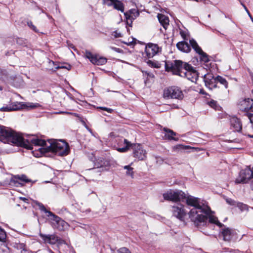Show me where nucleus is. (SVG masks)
<instances>
[{"mask_svg":"<svg viewBox=\"0 0 253 253\" xmlns=\"http://www.w3.org/2000/svg\"><path fill=\"white\" fill-rule=\"evenodd\" d=\"M185 200L186 205L190 207L188 215L191 222L197 224L206 219L205 216L210 211L209 206L201 202L198 198L191 195L186 196Z\"/></svg>","mask_w":253,"mask_h":253,"instance_id":"f257e3e1","label":"nucleus"},{"mask_svg":"<svg viewBox=\"0 0 253 253\" xmlns=\"http://www.w3.org/2000/svg\"><path fill=\"white\" fill-rule=\"evenodd\" d=\"M6 143L13 144L28 150H32L33 146H42L45 144V141L38 138L35 135H29L27 138H24L19 133L12 131Z\"/></svg>","mask_w":253,"mask_h":253,"instance_id":"f03ea898","label":"nucleus"},{"mask_svg":"<svg viewBox=\"0 0 253 253\" xmlns=\"http://www.w3.org/2000/svg\"><path fill=\"white\" fill-rule=\"evenodd\" d=\"M49 145L45 144L39 149L42 154H45L47 152H52L58 156H65L68 154L69 146L64 141L56 140L54 139L48 140Z\"/></svg>","mask_w":253,"mask_h":253,"instance_id":"7ed1b4c3","label":"nucleus"},{"mask_svg":"<svg viewBox=\"0 0 253 253\" xmlns=\"http://www.w3.org/2000/svg\"><path fill=\"white\" fill-rule=\"evenodd\" d=\"M191 68V65L179 60H175L173 62H168L165 63V69L167 72H171L173 75L181 77L186 69Z\"/></svg>","mask_w":253,"mask_h":253,"instance_id":"20e7f679","label":"nucleus"},{"mask_svg":"<svg viewBox=\"0 0 253 253\" xmlns=\"http://www.w3.org/2000/svg\"><path fill=\"white\" fill-rule=\"evenodd\" d=\"M40 106L39 103L14 102H11L6 106L0 108V111L10 112L24 109L29 110Z\"/></svg>","mask_w":253,"mask_h":253,"instance_id":"39448f33","label":"nucleus"},{"mask_svg":"<svg viewBox=\"0 0 253 253\" xmlns=\"http://www.w3.org/2000/svg\"><path fill=\"white\" fill-rule=\"evenodd\" d=\"M163 95L165 99L182 100L184 97V94L181 89L176 86H171L165 88L164 89Z\"/></svg>","mask_w":253,"mask_h":253,"instance_id":"423d86ee","label":"nucleus"},{"mask_svg":"<svg viewBox=\"0 0 253 253\" xmlns=\"http://www.w3.org/2000/svg\"><path fill=\"white\" fill-rule=\"evenodd\" d=\"M165 200L172 201L175 203L183 201L186 198V194L181 190H170L163 195Z\"/></svg>","mask_w":253,"mask_h":253,"instance_id":"0eeeda50","label":"nucleus"},{"mask_svg":"<svg viewBox=\"0 0 253 253\" xmlns=\"http://www.w3.org/2000/svg\"><path fill=\"white\" fill-rule=\"evenodd\" d=\"M253 178V167H247L245 169H242L236 178V184H244L248 183L249 180Z\"/></svg>","mask_w":253,"mask_h":253,"instance_id":"6e6552de","label":"nucleus"},{"mask_svg":"<svg viewBox=\"0 0 253 253\" xmlns=\"http://www.w3.org/2000/svg\"><path fill=\"white\" fill-rule=\"evenodd\" d=\"M171 211L174 217L182 222L185 221V217L188 213L185 206L180 203H174L171 206Z\"/></svg>","mask_w":253,"mask_h":253,"instance_id":"1a4fd4ad","label":"nucleus"},{"mask_svg":"<svg viewBox=\"0 0 253 253\" xmlns=\"http://www.w3.org/2000/svg\"><path fill=\"white\" fill-rule=\"evenodd\" d=\"M111 165L110 159L99 157L95 159L94 162V168L93 169L96 172L107 170L109 169Z\"/></svg>","mask_w":253,"mask_h":253,"instance_id":"9d476101","label":"nucleus"},{"mask_svg":"<svg viewBox=\"0 0 253 253\" xmlns=\"http://www.w3.org/2000/svg\"><path fill=\"white\" fill-rule=\"evenodd\" d=\"M131 148L133 151V156L135 159L138 161H143L146 159L147 152L141 144L133 143Z\"/></svg>","mask_w":253,"mask_h":253,"instance_id":"9b49d317","label":"nucleus"},{"mask_svg":"<svg viewBox=\"0 0 253 253\" xmlns=\"http://www.w3.org/2000/svg\"><path fill=\"white\" fill-rule=\"evenodd\" d=\"M37 205L39 207V209L47 214V216L49 217V219L51 222V224L54 228L62 219L59 216L55 215L52 212L46 209L44 206L41 203L38 202Z\"/></svg>","mask_w":253,"mask_h":253,"instance_id":"f8f14e48","label":"nucleus"},{"mask_svg":"<svg viewBox=\"0 0 253 253\" xmlns=\"http://www.w3.org/2000/svg\"><path fill=\"white\" fill-rule=\"evenodd\" d=\"M212 211L210 208V211L208 212V214L205 216V218L203 221H201L198 224L194 223V225L197 227L201 225H206L208 223V220L209 219V222L210 223H213L217 225L220 227H224V224L220 222L217 218L213 215H212Z\"/></svg>","mask_w":253,"mask_h":253,"instance_id":"ddd939ff","label":"nucleus"},{"mask_svg":"<svg viewBox=\"0 0 253 253\" xmlns=\"http://www.w3.org/2000/svg\"><path fill=\"white\" fill-rule=\"evenodd\" d=\"M220 235L223 240L226 242H236L238 239L236 232L229 227H225L222 229Z\"/></svg>","mask_w":253,"mask_h":253,"instance_id":"4468645a","label":"nucleus"},{"mask_svg":"<svg viewBox=\"0 0 253 253\" xmlns=\"http://www.w3.org/2000/svg\"><path fill=\"white\" fill-rule=\"evenodd\" d=\"M116 142L118 145V147L116 148V150L121 153L126 152L131 148L132 145V143L123 137L117 138Z\"/></svg>","mask_w":253,"mask_h":253,"instance_id":"2eb2a0df","label":"nucleus"},{"mask_svg":"<svg viewBox=\"0 0 253 253\" xmlns=\"http://www.w3.org/2000/svg\"><path fill=\"white\" fill-rule=\"evenodd\" d=\"M85 57L93 64L102 65L107 62V59L105 57H99L96 54H92L91 52L86 51Z\"/></svg>","mask_w":253,"mask_h":253,"instance_id":"dca6fc26","label":"nucleus"},{"mask_svg":"<svg viewBox=\"0 0 253 253\" xmlns=\"http://www.w3.org/2000/svg\"><path fill=\"white\" fill-rule=\"evenodd\" d=\"M181 77L186 78L192 82H196L199 76L197 71L191 65V68L186 69L184 72L181 74Z\"/></svg>","mask_w":253,"mask_h":253,"instance_id":"f3484780","label":"nucleus"},{"mask_svg":"<svg viewBox=\"0 0 253 253\" xmlns=\"http://www.w3.org/2000/svg\"><path fill=\"white\" fill-rule=\"evenodd\" d=\"M240 110L244 112H253V99L249 98L241 100L238 103Z\"/></svg>","mask_w":253,"mask_h":253,"instance_id":"a211bd4d","label":"nucleus"},{"mask_svg":"<svg viewBox=\"0 0 253 253\" xmlns=\"http://www.w3.org/2000/svg\"><path fill=\"white\" fill-rule=\"evenodd\" d=\"M160 49L156 44L149 43L145 46V53L148 58L153 57L160 51Z\"/></svg>","mask_w":253,"mask_h":253,"instance_id":"6ab92c4d","label":"nucleus"},{"mask_svg":"<svg viewBox=\"0 0 253 253\" xmlns=\"http://www.w3.org/2000/svg\"><path fill=\"white\" fill-rule=\"evenodd\" d=\"M126 20V24L129 27H132L133 21L139 15V12L137 9L133 8L124 13Z\"/></svg>","mask_w":253,"mask_h":253,"instance_id":"aec40b11","label":"nucleus"},{"mask_svg":"<svg viewBox=\"0 0 253 253\" xmlns=\"http://www.w3.org/2000/svg\"><path fill=\"white\" fill-rule=\"evenodd\" d=\"M205 85L209 88L212 89L217 87L216 77L211 73H207L204 76Z\"/></svg>","mask_w":253,"mask_h":253,"instance_id":"412c9836","label":"nucleus"},{"mask_svg":"<svg viewBox=\"0 0 253 253\" xmlns=\"http://www.w3.org/2000/svg\"><path fill=\"white\" fill-rule=\"evenodd\" d=\"M104 2L108 6H113L114 9L124 12V4L119 0H104Z\"/></svg>","mask_w":253,"mask_h":253,"instance_id":"4be33fe9","label":"nucleus"},{"mask_svg":"<svg viewBox=\"0 0 253 253\" xmlns=\"http://www.w3.org/2000/svg\"><path fill=\"white\" fill-rule=\"evenodd\" d=\"M12 131L8 127L0 126V140L6 143Z\"/></svg>","mask_w":253,"mask_h":253,"instance_id":"5701e85b","label":"nucleus"},{"mask_svg":"<svg viewBox=\"0 0 253 253\" xmlns=\"http://www.w3.org/2000/svg\"><path fill=\"white\" fill-rule=\"evenodd\" d=\"M231 126L234 131L241 132L242 129V125L240 120L236 117H233L230 119Z\"/></svg>","mask_w":253,"mask_h":253,"instance_id":"b1692460","label":"nucleus"},{"mask_svg":"<svg viewBox=\"0 0 253 253\" xmlns=\"http://www.w3.org/2000/svg\"><path fill=\"white\" fill-rule=\"evenodd\" d=\"M40 236L45 243L50 244H54L58 241V237L54 234L45 235L40 233Z\"/></svg>","mask_w":253,"mask_h":253,"instance_id":"393cba45","label":"nucleus"},{"mask_svg":"<svg viewBox=\"0 0 253 253\" xmlns=\"http://www.w3.org/2000/svg\"><path fill=\"white\" fill-rule=\"evenodd\" d=\"M177 48L183 52L188 53L191 51L189 44L185 41H181L177 43Z\"/></svg>","mask_w":253,"mask_h":253,"instance_id":"a878e982","label":"nucleus"},{"mask_svg":"<svg viewBox=\"0 0 253 253\" xmlns=\"http://www.w3.org/2000/svg\"><path fill=\"white\" fill-rule=\"evenodd\" d=\"M157 17L161 25L166 30L169 25V17L165 15L160 13L158 14Z\"/></svg>","mask_w":253,"mask_h":253,"instance_id":"bb28decb","label":"nucleus"},{"mask_svg":"<svg viewBox=\"0 0 253 253\" xmlns=\"http://www.w3.org/2000/svg\"><path fill=\"white\" fill-rule=\"evenodd\" d=\"M142 72L143 76L146 78L144 81L145 84L154 81L155 76L153 73L148 71H142Z\"/></svg>","mask_w":253,"mask_h":253,"instance_id":"cd10ccee","label":"nucleus"},{"mask_svg":"<svg viewBox=\"0 0 253 253\" xmlns=\"http://www.w3.org/2000/svg\"><path fill=\"white\" fill-rule=\"evenodd\" d=\"M164 130L166 132L165 137H166V139H168V140H176L174 137V136L176 135V133L174 132L173 130L166 127L164 128Z\"/></svg>","mask_w":253,"mask_h":253,"instance_id":"c85d7f7f","label":"nucleus"},{"mask_svg":"<svg viewBox=\"0 0 253 253\" xmlns=\"http://www.w3.org/2000/svg\"><path fill=\"white\" fill-rule=\"evenodd\" d=\"M68 227V223L64 220L62 219L54 228L61 231H64L67 229Z\"/></svg>","mask_w":253,"mask_h":253,"instance_id":"c756f323","label":"nucleus"},{"mask_svg":"<svg viewBox=\"0 0 253 253\" xmlns=\"http://www.w3.org/2000/svg\"><path fill=\"white\" fill-rule=\"evenodd\" d=\"M189 43L190 46L193 48L195 51L198 53L199 52L202 51V48L199 46L197 42L193 39L189 40Z\"/></svg>","mask_w":253,"mask_h":253,"instance_id":"7c9ffc66","label":"nucleus"},{"mask_svg":"<svg viewBox=\"0 0 253 253\" xmlns=\"http://www.w3.org/2000/svg\"><path fill=\"white\" fill-rule=\"evenodd\" d=\"M200 56V60L205 63H208L210 61V57L203 50L198 53Z\"/></svg>","mask_w":253,"mask_h":253,"instance_id":"2f4dec72","label":"nucleus"},{"mask_svg":"<svg viewBox=\"0 0 253 253\" xmlns=\"http://www.w3.org/2000/svg\"><path fill=\"white\" fill-rule=\"evenodd\" d=\"M216 85H217L218 83H220L221 84L224 85L225 89H227L228 88V83L225 78H223L220 76L218 75L216 76Z\"/></svg>","mask_w":253,"mask_h":253,"instance_id":"473e14b6","label":"nucleus"},{"mask_svg":"<svg viewBox=\"0 0 253 253\" xmlns=\"http://www.w3.org/2000/svg\"><path fill=\"white\" fill-rule=\"evenodd\" d=\"M208 104L215 110H220L221 107L218 105L216 101L211 100L208 102Z\"/></svg>","mask_w":253,"mask_h":253,"instance_id":"72a5a7b5","label":"nucleus"},{"mask_svg":"<svg viewBox=\"0 0 253 253\" xmlns=\"http://www.w3.org/2000/svg\"><path fill=\"white\" fill-rule=\"evenodd\" d=\"M124 169H126V174L128 176H130L131 177L133 176V169L130 167L129 165L125 166Z\"/></svg>","mask_w":253,"mask_h":253,"instance_id":"f704fd0d","label":"nucleus"},{"mask_svg":"<svg viewBox=\"0 0 253 253\" xmlns=\"http://www.w3.org/2000/svg\"><path fill=\"white\" fill-rule=\"evenodd\" d=\"M6 238V235L5 232L0 227V242H5Z\"/></svg>","mask_w":253,"mask_h":253,"instance_id":"c9c22d12","label":"nucleus"},{"mask_svg":"<svg viewBox=\"0 0 253 253\" xmlns=\"http://www.w3.org/2000/svg\"><path fill=\"white\" fill-rule=\"evenodd\" d=\"M18 178V179L22 182L28 183L31 181L30 179L27 178V176L25 175H22L21 176L17 175L16 178Z\"/></svg>","mask_w":253,"mask_h":253,"instance_id":"e433bc0d","label":"nucleus"},{"mask_svg":"<svg viewBox=\"0 0 253 253\" xmlns=\"http://www.w3.org/2000/svg\"><path fill=\"white\" fill-rule=\"evenodd\" d=\"M223 252H229L234 253H243V252L239 251V250H233L228 248H224L223 249Z\"/></svg>","mask_w":253,"mask_h":253,"instance_id":"4c0bfd02","label":"nucleus"},{"mask_svg":"<svg viewBox=\"0 0 253 253\" xmlns=\"http://www.w3.org/2000/svg\"><path fill=\"white\" fill-rule=\"evenodd\" d=\"M16 43L20 45L25 46L26 45V40L22 38H18L16 39Z\"/></svg>","mask_w":253,"mask_h":253,"instance_id":"58836bf2","label":"nucleus"},{"mask_svg":"<svg viewBox=\"0 0 253 253\" xmlns=\"http://www.w3.org/2000/svg\"><path fill=\"white\" fill-rule=\"evenodd\" d=\"M147 64L150 66V67H155V68H158L159 66L158 65V63L157 62H154L153 61H152V60H148L147 62H146Z\"/></svg>","mask_w":253,"mask_h":253,"instance_id":"ea45409f","label":"nucleus"},{"mask_svg":"<svg viewBox=\"0 0 253 253\" xmlns=\"http://www.w3.org/2000/svg\"><path fill=\"white\" fill-rule=\"evenodd\" d=\"M14 247L18 250H24L26 248V245L23 243H16Z\"/></svg>","mask_w":253,"mask_h":253,"instance_id":"a19ab883","label":"nucleus"},{"mask_svg":"<svg viewBox=\"0 0 253 253\" xmlns=\"http://www.w3.org/2000/svg\"><path fill=\"white\" fill-rule=\"evenodd\" d=\"M28 26L30 27L33 31H34L36 33H39V30L37 29L36 27L33 24V23L31 21H29L27 22Z\"/></svg>","mask_w":253,"mask_h":253,"instance_id":"79ce46f5","label":"nucleus"},{"mask_svg":"<svg viewBox=\"0 0 253 253\" xmlns=\"http://www.w3.org/2000/svg\"><path fill=\"white\" fill-rule=\"evenodd\" d=\"M180 35L184 41L188 40L186 32L183 30L180 31Z\"/></svg>","mask_w":253,"mask_h":253,"instance_id":"37998d69","label":"nucleus"},{"mask_svg":"<svg viewBox=\"0 0 253 253\" xmlns=\"http://www.w3.org/2000/svg\"><path fill=\"white\" fill-rule=\"evenodd\" d=\"M97 108L106 111L109 113H112L114 111V110L112 109L105 107H98Z\"/></svg>","mask_w":253,"mask_h":253,"instance_id":"c03bdc74","label":"nucleus"},{"mask_svg":"<svg viewBox=\"0 0 253 253\" xmlns=\"http://www.w3.org/2000/svg\"><path fill=\"white\" fill-rule=\"evenodd\" d=\"M241 5L243 6V7H244V8L245 9V10H246V11L247 12V13H248V15L250 16V17L251 18V19L253 20V18L252 16V15L251 14L250 11H249L248 9L247 8V7H246V6L242 2H241Z\"/></svg>","mask_w":253,"mask_h":253,"instance_id":"a18cd8bd","label":"nucleus"},{"mask_svg":"<svg viewBox=\"0 0 253 253\" xmlns=\"http://www.w3.org/2000/svg\"><path fill=\"white\" fill-rule=\"evenodd\" d=\"M238 207L242 211L246 210L248 209V206L243 203H240Z\"/></svg>","mask_w":253,"mask_h":253,"instance_id":"49530a36","label":"nucleus"},{"mask_svg":"<svg viewBox=\"0 0 253 253\" xmlns=\"http://www.w3.org/2000/svg\"><path fill=\"white\" fill-rule=\"evenodd\" d=\"M56 69H66L70 70L71 69V66L70 64H67L66 66H58Z\"/></svg>","mask_w":253,"mask_h":253,"instance_id":"de8ad7c7","label":"nucleus"},{"mask_svg":"<svg viewBox=\"0 0 253 253\" xmlns=\"http://www.w3.org/2000/svg\"><path fill=\"white\" fill-rule=\"evenodd\" d=\"M110 48L112 49V50H114L115 51L118 52V53H121L123 51L121 49H120L119 48H117V47H115L111 46Z\"/></svg>","mask_w":253,"mask_h":253,"instance_id":"09e8293b","label":"nucleus"},{"mask_svg":"<svg viewBox=\"0 0 253 253\" xmlns=\"http://www.w3.org/2000/svg\"><path fill=\"white\" fill-rule=\"evenodd\" d=\"M112 35L115 38H119L122 37L121 34L118 33L117 31L113 32Z\"/></svg>","mask_w":253,"mask_h":253,"instance_id":"8fccbe9b","label":"nucleus"},{"mask_svg":"<svg viewBox=\"0 0 253 253\" xmlns=\"http://www.w3.org/2000/svg\"><path fill=\"white\" fill-rule=\"evenodd\" d=\"M178 147L180 149H182V150H186L189 148H191V147L189 146H184V145H179Z\"/></svg>","mask_w":253,"mask_h":253,"instance_id":"3c124183","label":"nucleus"},{"mask_svg":"<svg viewBox=\"0 0 253 253\" xmlns=\"http://www.w3.org/2000/svg\"><path fill=\"white\" fill-rule=\"evenodd\" d=\"M226 202L230 204V205H234L235 201L231 199H227Z\"/></svg>","mask_w":253,"mask_h":253,"instance_id":"603ef678","label":"nucleus"},{"mask_svg":"<svg viewBox=\"0 0 253 253\" xmlns=\"http://www.w3.org/2000/svg\"><path fill=\"white\" fill-rule=\"evenodd\" d=\"M248 116L251 123L253 124V114H249Z\"/></svg>","mask_w":253,"mask_h":253,"instance_id":"864d4df0","label":"nucleus"},{"mask_svg":"<svg viewBox=\"0 0 253 253\" xmlns=\"http://www.w3.org/2000/svg\"><path fill=\"white\" fill-rule=\"evenodd\" d=\"M20 199L25 203H28V199L25 197H20Z\"/></svg>","mask_w":253,"mask_h":253,"instance_id":"5fc2aeb1","label":"nucleus"},{"mask_svg":"<svg viewBox=\"0 0 253 253\" xmlns=\"http://www.w3.org/2000/svg\"><path fill=\"white\" fill-rule=\"evenodd\" d=\"M27 250H26V248H25L24 250H22L21 251V253H26Z\"/></svg>","mask_w":253,"mask_h":253,"instance_id":"6e6d98bb","label":"nucleus"},{"mask_svg":"<svg viewBox=\"0 0 253 253\" xmlns=\"http://www.w3.org/2000/svg\"><path fill=\"white\" fill-rule=\"evenodd\" d=\"M58 114H71V113H69V112H59L58 113Z\"/></svg>","mask_w":253,"mask_h":253,"instance_id":"4d7b16f0","label":"nucleus"},{"mask_svg":"<svg viewBox=\"0 0 253 253\" xmlns=\"http://www.w3.org/2000/svg\"><path fill=\"white\" fill-rule=\"evenodd\" d=\"M251 187L252 189L253 190V180L251 182Z\"/></svg>","mask_w":253,"mask_h":253,"instance_id":"13d9d810","label":"nucleus"},{"mask_svg":"<svg viewBox=\"0 0 253 253\" xmlns=\"http://www.w3.org/2000/svg\"><path fill=\"white\" fill-rule=\"evenodd\" d=\"M81 121L84 125L85 124V122L84 120H83L82 119H81Z\"/></svg>","mask_w":253,"mask_h":253,"instance_id":"bf43d9fd","label":"nucleus"},{"mask_svg":"<svg viewBox=\"0 0 253 253\" xmlns=\"http://www.w3.org/2000/svg\"><path fill=\"white\" fill-rule=\"evenodd\" d=\"M248 136L250 138H253V135H250V134H249L248 135Z\"/></svg>","mask_w":253,"mask_h":253,"instance_id":"052dcab7","label":"nucleus"},{"mask_svg":"<svg viewBox=\"0 0 253 253\" xmlns=\"http://www.w3.org/2000/svg\"><path fill=\"white\" fill-rule=\"evenodd\" d=\"M17 182L19 184H22V183H20V182H18V181H16V183H17Z\"/></svg>","mask_w":253,"mask_h":253,"instance_id":"680f3d73","label":"nucleus"},{"mask_svg":"<svg viewBox=\"0 0 253 253\" xmlns=\"http://www.w3.org/2000/svg\"><path fill=\"white\" fill-rule=\"evenodd\" d=\"M75 116H78V114H75Z\"/></svg>","mask_w":253,"mask_h":253,"instance_id":"e2e57ef3","label":"nucleus"}]
</instances>
